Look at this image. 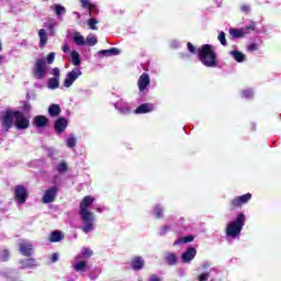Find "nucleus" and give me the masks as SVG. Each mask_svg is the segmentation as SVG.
Masks as SVG:
<instances>
[{"mask_svg":"<svg viewBox=\"0 0 281 281\" xmlns=\"http://www.w3.org/2000/svg\"><path fill=\"white\" fill-rule=\"evenodd\" d=\"M38 37H40V47H45L48 41L47 31H45V29H41L38 31Z\"/></svg>","mask_w":281,"mask_h":281,"instance_id":"20","label":"nucleus"},{"mask_svg":"<svg viewBox=\"0 0 281 281\" xmlns=\"http://www.w3.org/2000/svg\"><path fill=\"white\" fill-rule=\"evenodd\" d=\"M50 260L52 262H58V254H53Z\"/></svg>","mask_w":281,"mask_h":281,"instance_id":"48","label":"nucleus"},{"mask_svg":"<svg viewBox=\"0 0 281 281\" xmlns=\"http://www.w3.org/2000/svg\"><path fill=\"white\" fill-rule=\"evenodd\" d=\"M245 214L239 213L234 221L227 224L226 236L228 238H238V236H240V232H243V227H245Z\"/></svg>","mask_w":281,"mask_h":281,"instance_id":"4","label":"nucleus"},{"mask_svg":"<svg viewBox=\"0 0 281 281\" xmlns=\"http://www.w3.org/2000/svg\"><path fill=\"white\" fill-rule=\"evenodd\" d=\"M151 111H155V105L150 103H144L135 110V113H150Z\"/></svg>","mask_w":281,"mask_h":281,"instance_id":"18","label":"nucleus"},{"mask_svg":"<svg viewBox=\"0 0 281 281\" xmlns=\"http://www.w3.org/2000/svg\"><path fill=\"white\" fill-rule=\"evenodd\" d=\"M207 278H210V273H202L199 276L198 280L199 281H207Z\"/></svg>","mask_w":281,"mask_h":281,"instance_id":"43","label":"nucleus"},{"mask_svg":"<svg viewBox=\"0 0 281 281\" xmlns=\"http://www.w3.org/2000/svg\"><path fill=\"white\" fill-rule=\"evenodd\" d=\"M115 109H117V111H120V113H123L124 115H126L127 113H131V106L128 105L127 102H125L124 100H120L114 104Z\"/></svg>","mask_w":281,"mask_h":281,"instance_id":"15","label":"nucleus"},{"mask_svg":"<svg viewBox=\"0 0 281 281\" xmlns=\"http://www.w3.org/2000/svg\"><path fill=\"white\" fill-rule=\"evenodd\" d=\"M57 192L58 189H56V187H52L50 189L46 190L43 196V203H54Z\"/></svg>","mask_w":281,"mask_h":281,"instance_id":"13","label":"nucleus"},{"mask_svg":"<svg viewBox=\"0 0 281 281\" xmlns=\"http://www.w3.org/2000/svg\"><path fill=\"white\" fill-rule=\"evenodd\" d=\"M4 255L8 257V256H10V252H8V251H4Z\"/></svg>","mask_w":281,"mask_h":281,"instance_id":"54","label":"nucleus"},{"mask_svg":"<svg viewBox=\"0 0 281 281\" xmlns=\"http://www.w3.org/2000/svg\"><path fill=\"white\" fill-rule=\"evenodd\" d=\"M99 54H108L109 56H117L120 54V49L111 48L99 52Z\"/></svg>","mask_w":281,"mask_h":281,"instance_id":"33","label":"nucleus"},{"mask_svg":"<svg viewBox=\"0 0 281 281\" xmlns=\"http://www.w3.org/2000/svg\"><path fill=\"white\" fill-rule=\"evenodd\" d=\"M49 68L47 67V63L45 59H37L33 66V76L37 80H43V78L47 77Z\"/></svg>","mask_w":281,"mask_h":281,"instance_id":"5","label":"nucleus"},{"mask_svg":"<svg viewBox=\"0 0 281 281\" xmlns=\"http://www.w3.org/2000/svg\"><path fill=\"white\" fill-rule=\"evenodd\" d=\"M166 262H168V265H177V255L172 252L167 254Z\"/></svg>","mask_w":281,"mask_h":281,"instance_id":"32","label":"nucleus"},{"mask_svg":"<svg viewBox=\"0 0 281 281\" xmlns=\"http://www.w3.org/2000/svg\"><path fill=\"white\" fill-rule=\"evenodd\" d=\"M258 49V44H250L248 46V52H256Z\"/></svg>","mask_w":281,"mask_h":281,"instance_id":"44","label":"nucleus"},{"mask_svg":"<svg viewBox=\"0 0 281 281\" xmlns=\"http://www.w3.org/2000/svg\"><path fill=\"white\" fill-rule=\"evenodd\" d=\"M144 267V259L142 257H135L132 260V268L135 270H139Z\"/></svg>","mask_w":281,"mask_h":281,"instance_id":"24","label":"nucleus"},{"mask_svg":"<svg viewBox=\"0 0 281 281\" xmlns=\"http://www.w3.org/2000/svg\"><path fill=\"white\" fill-rule=\"evenodd\" d=\"M243 98H246V99L254 98V90L251 89L244 90Z\"/></svg>","mask_w":281,"mask_h":281,"instance_id":"39","label":"nucleus"},{"mask_svg":"<svg viewBox=\"0 0 281 281\" xmlns=\"http://www.w3.org/2000/svg\"><path fill=\"white\" fill-rule=\"evenodd\" d=\"M48 113L52 117H58V115H60V105L58 104H52L48 108Z\"/></svg>","mask_w":281,"mask_h":281,"instance_id":"22","label":"nucleus"},{"mask_svg":"<svg viewBox=\"0 0 281 281\" xmlns=\"http://www.w3.org/2000/svg\"><path fill=\"white\" fill-rule=\"evenodd\" d=\"M0 63H3V55H0Z\"/></svg>","mask_w":281,"mask_h":281,"instance_id":"53","label":"nucleus"},{"mask_svg":"<svg viewBox=\"0 0 281 281\" xmlns=\"http://www.w3.org/2000/svg\"><path fill=\"white\" fill-rule=\"evenodd\" d=\"M59 86H60V79L58 78H50L47 81V87L49 89H58Z\"/></svg>","mask_w":281,"mask_h":281,"instance_id":"27","label":"nucleus"},{"mask_svg":"<svg viewBox=\"0 0 281 281\" xmlns=\"http://www.w3.org/2000/svg\"><path fill=\"white\" fill-rule=\"evenodd\" d=\"M3 50V43L0 42V52Z\"/></svg>","mask_w":281,"mask_h":281,"instance_id":"51","label":"nucleus"},{"mask_svg":"<svg viewBox=\"0 0 281 281\" xmlns=\"http://www.w3.org/2000/svg\"><path fill=\"white\" fill-rule=\"evenodd\" d=\"M79 76H82V70H80V68H75L71 71L67 72L64 79V87L66 89H69L70 87H72L74 82H76Z\"/></svg>","mask_w":281,"mask_h":281,"instance_id":"6","label":"nucleus"},{"mask_svg":"<svg viewBox=\"0 0 281 281\" xmlns=\"http://www.w3.org/2000/svg\"><path fill=\"white\" fill-rule=\"evenodd\" d=\"M196 258V248L190 247L181 255L183 265H190Z\"/></svg>","mask_w":281,"mask_h":281,"instance_id":"9","label":"nucleus"},{"mask_svg":"<svg viewBox=\"0 0 281 281\" xmlns=\"http://www.w3.org/2000/svg\"><path fill=\"white\" fill-rule=\"evenodd\" d=\"M66 144H67L68 148H75V146H76V138H75V136H69L66 139Z\"/></svg>","mask_w":281,"mask_h":281,"instance_id":"36","label":"nucleus"},{"mask_svg":"<svg viewBox=\"0 0 281 281\" xmlns=\"http://www.w3.org/2000/svg\"><path fill=\"white\" fill-rule=\"evenodd\" d=\"M2 260H8V257H2Z\"/></svg>","mask_w":281,"mask_h":281,"instance_id":"55","label":"nucleus"},{"mask_svg":"<svg viewBox=\"0 0 281 281\" xmlns=\"http://www.w3.org/2000/svg\"><path fill=\"white\" fill-rule=\"evenodd\" d=\"M20 265L22 269H32V267H36V261L34 259H26L20 261Z\"/></svg>","mask_w":281,"mask_h":281,"instance_id":"25","label":"nucleus"},{"mask_svg":"<svg viewBox=\"0 0 281 281\" xmlns=\"http://www.w3.org/2000/svg\"><path fill=\"white\" fill-rule=\"evenodd\" d=\"M72 41L75 44H77L79 46L87 45V40L85 38V36H82V34H80V32H75L72 34Z\"/></svg>","mask_w":281,"mask_h":281,"instance_id":"19","label":"nucleus"},{"mask_svg":"<svg viewBox=\"0 0 281 281\" xmlns=\"http://www.w3.org/2000/svg\"><path fill=\"white\" fill-rule=\"evenodd\" d=\"M103 210V207H97V212H102Z\"/></svg>","mask_w":281,"mask_h":281,"instance_id":"52","label":"nucleus"},{"mask_svg":"<svg viewBox=\"0 0 281 281\" xmlns=\"http://www.w3.org/2000/svg\"><path fill=\"white\" fill-rule=\"evenodd\" d=\"M24 111H32V104L30 103H25L24 106H23Z\"/></svg>","mask_w":281,"mask_h":281,"instance_id":"49","label":"nucleus"},{"mask_svg":"<svg viewBox=\"0 0 281 281\" xmlns=\"http://www.w3.org/2000/svg\"><path fill=\"white\" fill-rule=\"evenodd\" d=\"M149 281H161V279H159V277H157V276H151L149 278Z\"/></svg>","mask_w":281,"mask_h":281,"instance_id":"50","label":"nucleus"},{"mask_svg":"<svg viewBox=\"0 0 281 281\" xmlns=\"http://www.w3.org/2000/svg\"><path fill=\"white\" fill-rule=\"evenodd\" d=\"M251 201V194L250 193H246L244 195H239L237 198H235L232 201V205L233 207H240V205H245V203Z\"/></svg>","mask_w":281,"mask_h":281,"instance_id":"12","label":"nucleus"},{"mask_svg":"<svg viewBox=\"0 0 281 281\" xmlns=\"http://www.w3.org/2000/svg\"><path fill=\"white\" fill-rule=\"evenodd\" d=\"M80 3L82 8H87L88 10H91V8H93V5L91 4V2H89V0H80Z\"/></svg>","mask_w":281,"mask_h":281,"instance_id":"40","label":"nucleus"},{"mask_svg":"<svg viewBox=\"0 0 281 281\" xmlns=\"http://www.w3.org/2000/svg\"><path fill=\"white\" fill-rule=\"evenodd\" d=\"M137 85H138L139 91H145L148 85H150V76H148V74L146 72L140 75V77L138 78Z\"/></svg>","mask_w":281,"mask_h":281,"instance_id":"14","label":"nucleus"},{"mask_svg":"<svg viewBox=\"0 0 281 281\" xmlns=\"http://www.w3.org/2000/svg\"><path fill=\"white\" fill-rule=\"evenodd\" d=\"M33 124L37 128H43V127L47 126V117L43 116V115H37L33 119Z\"/></svg>","mask_w":281,"mask_h":281,"instance_id":"17","label":"nucleus"},{"mask_svg":"<svg viewBox=\"0 0 281 281\" xmlns=\"http://www.w3.org/2000/svg\"><path fill=\"white\" fill-rule=\"evenodd\" d=\"M55 59H56V53H49L46 57L47 65H54Z\"/></svg>","mask_w":281,"mask_h":281,"instance_id":"37","label":"nucleus"},{"mask_svg":"<svg viewBox=\"0 0 281 281\" xmlns=\"http://www.w3.org/2000/svg\"><path fill=\"white\" fill-rule=\"evenodd\" d=\"M50 243H58L59 240H63V233L55 231L50 234L49 237Z\"/></svg>","mask_w":281,"mask_h":281,"instance_id":"28","label":"nucleus"},{"mask_svg":"<svg viewBox=\"0 0 281 281\" xmlns=\"http://www.w3.org/2000/svg\"><path fill=\"white\" fill-rule=\"evenodd\" d=\"M249 10H251L249 4L241 5V12H246L247 13V12H249Z\"/></svg>","mask_w":281,"mask_h":281,"instance_id":"46","label":"nucleus"},{"mask_svg":"<svg viewBox=\"0 0 281 281\" xmlns=\"http://www.w3.org/2000/svg\"><path fill=\"white\" fill-rule=\"evenodd\" d=\"M70 57H71V63H72V65H75V67L80 66V63H81L80 54L77 50H72L70 53Z\"/></svg>","mask_w":281,"mask_h":281,"instance_id":"26","label":"nucleus"},{"mask_svg":"<svg viewBox=\"0 0 281 281\" xmlns=\"http://www.w3.org/2000/svg\"><path fill=\"white\" fill-rule=\"evenodd\" d=\"M221 45H227V40L225 38V32L221 31L217 36Z\"/></svg>","mask_w":281,"mask_h":281,"instance_id":"38","label":"nucleus"},{"mask_svg":"<svg viewBox=\"0 0 281 281\" xmlns=\"http://www.w3.org/2000/svg\"><path fill=\"white\" fill-rule=\"evenodd\" d=\"M187 47H188L189 52H191V54H194L195 48H194V45H192V43H188Z\"/></svg>","mask_w":281,"mask_h":281,"instance_id":"45","label":"nucleus"},{"mask_svg":"<svg viewBox=\"0 0 281 281\" xmlns=\"http://www.w3.org/2000/svg\"><path fill=\"white\" fill-rule=\"evenodd\" d=\"M20 247V252L23 256H32L33 251H34V246L32 245V243L27 241V240H22L19 245Z\"/></svg>","mask_w":281,"mask_h":281,"instance_id":"11","label":"nucleus"},{"mask_svg":"<svg viewBox=\"0 0 281 281\" xmlns=\"http://www.w3.org/2000/svg\"><path fill=\"white\" fill-rule=\"evenodd\" d=\"M52 75L55 76L58 80H60V69L58 68H53Z\"/></svg>","mask_w":281,"mask_h":281,"instance_id":"42","label":"nucleus"},{"mask_svg":"<svg viewBox=\"0 0 281 281\" xmlns=\"http://www.w3.org/2000/svg\"><path fill=\"white\" fill-rule=\"evenodd\" d=\"M154 214L156 218H161V216H164V209H161L159 205H156L154 209Z\"/></svg>","mask_w":281,"mask_h":281,"instance_id":"35","label":"nucleus"},{"mask_svg":"<svg viewBox=\"0 0 281 281\" xmlns=\"http://www.w3.org/2000/svg\"><path fill=\"white\" fill-rule=\"evenodd\" d=\"M94 201L95 198L87 195L81 200L79 204V214L82 222V232H85V234L93 232L95 216L93 215V212L90 211V207L93 205Z\"/></svg>","mask_w":281,"mask_h":281,"instance_id":"1","label":"nucleus"},{"mask_svg":"<svg viewBox=\"0 0 281 281\" xmlns=\"http://www.w3.org/2000/svg\"><path fill=\"white\" fill-rule=\"evenodd\" d=\"M192 240H194V237L192 235H189L187 237H180L173 243V245H183L186 243H192Z\"/></svg>","mask_w":281,"mask_h":281,"instance_id":"30","label":"nucleus"},{"mask_svg":"<svg viewBox=\"0 0 281 281\" xmlns=\"http://www.w3.org/2000/svg\"><path fill=\"white\" fill-rule=\"evenodd\" d=\"M256 30V24L251 23L250 26L244 29H231L229 34L233 38H243V36H247V34L251 31Z\"/></svg>","mask_w":281,"mask_h":281,"instance_id":"7","label":"nucleus"},{"mask_svg":"<svg viewBox=\"0 0 281 281\" xmlns=\"http://www.w3.org/2000/svg\"><path fill=\"white\" fill-rule=\"evenodd\" d=\"M229 55L236 60V63H245V54L238 50H232Z\"/></svg>","mask_w":281,"mask_h":281,"instance_id":"21","label":"nucleus"},{"mask_svg":"<svg viewBox=\"0 0 281 281\" xmlns=\"http://www.w3.org/2000/svg\"><path fill=\"white\" fill-rule=\"evenodd\" d=\"M86 45H90L93 47V45H98V37L93 34H89L86 38Z\"/></svg>","mask_w":281,"mask_h":281,"instance_id":"31","label":"nucleus"},{"mask_svg":"<svg viewBox=\"0 0 281 281\" xmlns=\"http://www.w3.org/2000/svg\"><path fill=\"white\" fill-rule=\"evenodd\" d=\"M80 258L83 260H89V258H91V256H93V250H91L90 248H83L81 250V254H79Z\"/></svg>","mask_w":281,"mask_h":281,"instance_id":"29","label":"nucleus"},{"mask_svg":"<svg viewBox=\"0 0 281 281\" xmlns=\"http://www.w3.org/2000/svg\"><path fill=\"white\" fill-rule=\"evenodd\" d=\"M57 170H58V172H65V171L67 170V164L60 162V164L57 166Z\"/></svg>","mask_w":281,"mask_h":281,"instance_id":"41","label":"nucleus"},{"mask_svg":"<svg viewBox=\"0 0 281 281\" xmlns=\"http://www.w3.org/2000/svg\"><path fill=\"white\" fill-rule=\"evenodd\" d=\"M2 125L5 131H10L12 126H15L18 131H26L30 128V117L21 111L9 110L3 115Z\"/></svg>","mask_w":281,"mask_h":281,"instance_id":"2","label":"nucleus"},{"mask_svg":"<svg viewBox=\"0 0 281 281\" xmlns=\"http://www.w3.org/2000/svg\"><path fill=\"white\" fill-rule=\"evenodd\" d=\"M72 267L75 271H77V273H85V271H87V269L89 268V261L82 260L80 258V255H77L72 262Z\"/></svg>","mask_w":281,"mask_h":281,"instance_id":"8","label":"nucleus"},{"mask_svg":"<svg viewBox=\"0 0 281 281\" xmlns=\"http://www.w3.org/2000/svg\"><path fill=\"white\" fill-rule=\"evenodd\" d=\"M15 199L18 203H25V201L27 200V190L21 186L15 187Z\"/></svg>","mask_w":281,"mask_h":281,"instance_id":"10","label":"nucleus"},{"mask_svg":"<svg viewBox=\"0 0 281 281\" xmlns=\"http://www.w3.org/2000/svg\"><path fill=\"white\" fill-rule=\"evenodd\" d=\"M67 124L68 122L65 119H58L55 122V131L58 135H60V133H65V128H67Z\"/></svg>","mask_w":281,"mask_h":281,"instance_id":"16","label":"nucleus"},{"mask_svg":"<svg viewBox=\"0 0 281 281\" xmlns=\"http://www.w3.org/2000/svg\"><path fill=\"white\" fill-rule=\"evenodd\" d=\"M87 25L90 27V30L98 31V20L91 18L87 21Z\"/></svg>","mask_w":281,"mask_h":281,"instance_id":"34","label":"nucleus"},{"mask_svg":"<svg viewBox=\"0 0 281 281\" xmlns=\"http://www.w3.org/2000/svg\"><path fill=\"white\" fill-rule=\"evenodd\" d=\"M199 58L205 67L216 66V53H214V47H212V45H202L199 48Z\"/></svg>","mask_w":281,"mask_h":281,"instance_id":"3","label":"nucleus"},{"mask_svg":"<svg viewBox=\"0 0 281 281\" xmlns=\"http://www.w3.org/2000/svg\"><path fill=\"white\" fill-rule=\"evenodd\" d=\"M61 49L65 54H67V52H69L71 48L69 47V44H64Z\"/></svg>","mask_w":281,"mask_h":281,"instance_id":"47","label":"nucleus"},{"mask_svg":"<svg viewBox=\"0 0 281 281\" xmlns=\"http://www.w3.org/2000/svg\"><path fill=\"white\" fill-rule=\"evenodd\" d=\"M50 10H54V12L57 16H63V14H65V12H67V9H65V7H63L61 4H53L50 7Z\"/></svg>","mask_w":281,"mask_h":281,"instance_id":"23","label":"nucleus"}]
</instances>
